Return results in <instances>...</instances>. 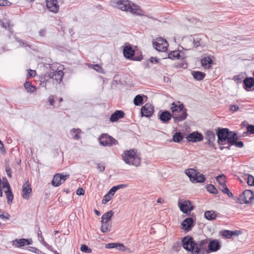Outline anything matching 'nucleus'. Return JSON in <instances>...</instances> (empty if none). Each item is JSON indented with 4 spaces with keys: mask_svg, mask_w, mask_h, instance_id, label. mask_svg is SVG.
Masks as SVG:
<instances>
[{
    "mask_svg": "<svg viewBox=\"0 0 254 254\" xmlns=\"http://www.w3.org/2000/svg\"><path fill=\"white\" fill-rule=\"evenodd\" d=\"M101 230L103 233H107L110 231L111 229V224L109 222L104 221L102 222Z\"/></svg>",
    "mask_w": 254,
    "mask_h": 254,
    "instance_id": "34",
    "label": "nucleus"
},
{
    "mask_svg": "<svg viewBox=\"0 0 254 254\" xmlns=\"http://www.w3.org/2000/svg\"><path fill=\"white\" fill-rule=\"evenodd\" d=\"M105 248L107 249L115 248L117 250L122 251L123 249L124 248V246L123 244L120 243H111L106 244Z\"/></svg>",
    "mask_w": 254,
    "mask_h": 254,
    "instance_id": "31",
    "label": "nucleus"
},
{
    "mask_svg": "<svg viewBox=\"0 0 254 254\" xmlns=\"http://www.w3.org/2000/svg\"><path fill=\"white\" fill-rule=\"evenodd\" d=\"M10 217V215L7 213H4V212H1L0 211V218L1 219H8Z\"/></svg>",
    "mask_w": 254,
    "mask_h": 254,
    "instance_id": "51",
    "label": "nucleus"
},
{
    "mask_svg": "<svg viewBox=\"0 0 254 254\" xmlns=\"http://www.w3.org/2000/svg\"><path fill=\"white\" fill-rule=\"evenodd\" d=\"M47 29L46 28L41 29L39 31V35L41 37H44L46 35Z\"/></svg>",
    "mask_w": 254,
    "mask_h": 254,
    "instance_id": "56",
    "label": "nucleus"
},
{
    "mask_svg": "<svg viewBox=\"0 0 254 254\" xmlns=\"http://www.w3.org/2000/svg\"><path fill=\"white\" fill-rule=\"evenodd\" d=\"M187 111V110L186 108H184L183 110H182L181 111L182 112L181 115H175L173 116V119L175 122H180L185 120L188 116Z\"/></svg>",
    "mask_w": 254,
    "mask_h": 254,
    "instance_id": "24",
    "label": "nucleus"
},
{
    "mask_svg": "<svg viewBox=\"0 0 254 254\" xmlns=\"http://www.w3.org/2000/svg\"><path fill=\"white\" fill-rule=\"evenodd\" d=\"M233 133H236L234 131H230L228 128H218L217 131L218 136L217 142L221 145L230 143L229 138H231Z\"/></svg>",
    "mask_w": 254,
    "mask_h": 254,
    "instance_id": "4",
    "label": "nucleus"
},
{
    "mask_svg": "<svg viewBox=\"0 0 254 254\" xmlns=\"http://www.w3.org/2000/svg\"><path fill=\"white\" fill-rule=\"evenodd\" d=\"M110 200H111L110 198L108 196V195H105L103 199H102V203L103 204H106Z\"/></svg>",
    "mask_w": 254,
    "mask_h": 254,
    "instance_id": "57",
    "label": "nucleus"
},
{
    "mask_svg": "<svg viewBox=\"0 0 254 254\" xmlns=\"http://www.w3.org/2000/svg\"><path fill=\"white\" fill-rule=\"evenodd\" d=\"M116 6L123 11H127L136 15H141L139 7L128 0H115Z\"/></svg>",
    "mask_w": 254,
    "mask_h": 254,
    "instance_id": "2",
    "label": "nucleus"
},
{
    "mask_svg": "<svg viewBox=\"0 0 254 254\" xmlns=\"http://www.w3.org/2000/svg\"><path fill=\"white\" fill-rule=\"evenodd\" d=\"M48 101H49L50 105H54V98L53 96H52V95L50 96L48 98Z\"/></svg>",
    "mask_w": 254,
    "mask_h": 254,
    "instance_id": "63",
    "label": "nucleus"
},
{
    "mask_svg": "<svg viewBox=\"0 0 254 254\" xmlns=\"http://www.w3.org/2000/svg\"><path fill=\"white\" fill-rule=\"evenodd\" d=\"M178 104H179L175 103V102H173L172 104L170 109L173 113V117L175 115H177L176 113L181 112L182 110H183V109H184V106L183 104H180V102H178Z\"/></svg>",
    "mask_w": 254,
    "mask_h": 254,
    "instance_id": "21",
    "label": "nucleus"
},
{
    "mask_svg": "<svg viewBox=\"0 0 254 254\" xmlns=\"http://www.w3.org/2000/svg\"><path fill=\"white\" fill-rule=\"evenodd\" d=\"M183 229L190 230L193 226V219L189 217L185 219L182 223Z\"/></svg>",
    "mask_w": 254,
    "mask_h": 254,
    "instance_id": "25",
    "label": "nucleus"
},
{
    "mask_svg": "<svg viewBox=\"0 0 254 254\" xmlns=\"http://www.w3.org/2000/svg\"><path fill=\"white\" fill-rule=\"evenodd\" d=\"M0 150L2 153L4 154L6 153V151L5 150L4 145L0 139Z\"/></svg>",
    "mask_w": 254,
    "mask_h": 254,
    "instance_id": "58",
    "label": "nucleus"
},
{
    "mask_svg": "<svg viewBox=\"0 0 254 254\" xmlns=\"http://www.w3.org/2000/svg\"><path fill=\"white\" fill-rule=\"evenodd\" d=\"M212 62V60L209 57H205L201 59V63L202 66H206L211 64Z\"/></svg>",
    "mask_w": 254,
    "mask_h": 254,
    "instance_id": "42",
    "label": "nucleus"
},
{
    "mask_svg": "<svg viewBox=\"0 0 254 254\" xmlns=\"http://www.w3.org/2000/svg\"><path fill=\"white\" fill-rule=\"evenodd\" d=\"M222 192L224 193L227 194L228 196L230 197H232L233 196L232 193L230 191V190L227 186L225 188V189H224V190L222 191Z\"/></svg>",
    "mask_w": 254,
    "mask_h": 254,
    "instance_id": "52",
    "label": "nucleus"
},
{
    "mask_svg": "<svg viewBox=\"0 0 254 254\" xmlns=\"http://www.w3.org/2000/svg\"><path fill=\"white\" fill-rule=\"evenodd\" d=\"M36 75V71L34 70L29 69L27 78L34 77Z\"/></svg>",
    "mask_w": 254,
    "mask_h": 254,
    "instance_id": "53",
    "label": "nucleus"
},
{
    "mask_svg": "<svg viewBox=\"0 0 254 254\" xmlns=\"http://www.w3.org/2000/svg\"><path fill=\"white\" fill-rule=\"evenodd\" d=\"M193 41V37L191 35L184 38L183 40V44L184 46V48L186 50H190L193 49L194 45L192 42Z\"/></svg>",
    "mask_w": 254,
    "mask_h": 254,
    "instance_id": "17",
    "label": "nucleus"
},
{
    "mask_svg": "<svg viewBox=\"0 0 254 254\" xmlns=\"http://www.w3.org/2000/svg\"><path fill=\"white\" fill-rule=\"evenodd\" d=\"M232 231L224 230L222 232V235L227 239H230L232 237Z\"/></svg>",
    "mask_w": 254,
    "mask_h": 254,
    "instance_id": "48",
    "label": "nucleus"
},
{
    "mask_svg": "<svg viewBox=\"0 0 254 254\" xmlns=\"http://www.w3.org/2000/svg\"><path fill=\"white\" fill-rule=\"evenodd\" d=\"M217 216V214L215 211L211 210V211H206L204 213V217L209 220H212L216 218Z\"/></svg>",
    "mask_w": 254,
    "mask_h": 254,
    "instance_id": "35",
    "label": "nucleus"
},
{
    "mask_svg": "<svg viewBox=\"0 0 254 254\" xmlns=\"http://www.w3.org/2000/svg\"><path fill=\"white\" fill-rule=\"evenodd\" d=\"M1 26L6 29H7L11 32V30L13 25L11 23V21L7 18H3L0 21Z\"/></svg>",
    "mask_w": 254,
    "mask_h": 254,
    "instance_id": "28",
    "label": "nucleus"
},
{
    "mask_svg": "<svg viewBox=\"0 0 254 254\" xmlns=\"http://www.w3.org/2000/svg\"><path fill=\"white\" fill-rule=\"evenodd\" d=\"M81 130L79 128H73L71 130V134L74 139H78L80 138L79 134L81 133Z\"/></svg>",
    "mask_w": 254,
    "mask_h": 254,
    "instance_id": "38",
    "label": "nucleus"
},
{
    "mask_svg": "<svg viewBox=\"0 0 254 254\" xmlns=\"http://www.w3.org/2000/svg\"><path fill=\"white\" fill-rule=\"evenodd\" d=\"M80 250L86 253H90L92 252L91 249L85 245H82L81 246Z\"/></svg>",
    "mask_w": 254,
    "mask_h": 254,
    "instance_id": "46",
    "label": "nucleus"
},
{
    "mask_svg": "<svg viewBox=\"0 0 254 254\" xmlns=\"http://www.w3.org/2000/svg\"><path fill=\"white\" fill-rule=\"evenodd\" d=\"M178 206L182 212L184 213H187L190 212L193 209V207L190 200H183L179 199L178 201Z\"/></svg>",
    "mask_w": 254,
    "mask_h": 254,
    "instance_id": "8",
    "label": "nucleus"
},
{
    "mask_svg": "<svg viewBox=\"0 0 254 254\" xmlns=\"http://www.w3.org/2000/svg\"><path fill=\"white\" fill-rule=\"evenodd\" d=\"M173 116L167 111H164L159 115V119L163 123H167L171 120Z\"/></svg>",
    "mask_w": 254,
    "mask_h": 254,
    "instance_id": "26",
    "label": "nucleus"
},
{
    "mask_svg": "<svg viewBox=\"0 0 254 254\" xmlns=\"http://www.w3.org/2000/svg\"><path fill=\"white\" fill-rule=\"evenodd\" d=\"M216 180L217 182L219 183V184H225L226 177L223 174L221 175H220L216 177Z\"/></svg>",
    "mask_w": 254,
    "mask_h": 254,
    "instance_id": "44",
    "label": "nucleus"
},
{
    "mask_svg": "<svg viewBox=\"0 0 254 254\" xmlns=\"http://www.w3.org/2000/svg\"><path fill=\"white\" fill-rule=\"evenodd\" d=\"M247 131L252 134H254V125H249L247 127Z\"/></svg>",
    "mask_w": 254,
    "mask_h": 254,
    "instance_id": "54",
    "label": "nucleus"
},
{
    "mask_svg": "<svg viewBox=\"0 0 254 254\" xmlns=\"http://www.w3.org/2000/svg\"><path fill=\"white\" fill-rule=\"evenodd\" d=\"M239 139L237 133H233L232 138H229L230 145H234L238 148H242L244 146V143L242 141H237Z\"/></svg>",
    "mask_w": 254,
    "mask_h": 254,
    "instance_id": "20",
    "label": "nucleus"
},
{
    "mask_svg": "<svg viewBox=\"0 0 254 254\" xmlns=\"http://www.w3.org/2000/svg\"><path fill=\"white\" fill-rule=\"evenodd\" d=\"M5 181H3L1 184L3 188H6L7 189L5 191V193L6 195L7 202L9 204L11 203L13 200V195L10 189V186L6 178H5Z\"/></svg>",
    "mask_w": 254,
    "mask_h": 254,
    "instance_id": "10",
    "label": "nucleus"
},
{
    "mask_svg": "<svg viewBox=\"0 0 254 254\" xmlns=\"http://www.w3.org/2000/svg\"><path fill=\"white\" fill-rule=\"evenodd\" d=\"M11 3L7 0H0V6H9Z\"/></svg>",
    "mask_w": 254,
    "mask_h": 254,
    "instance_id": "50",
    "label": "nucleus"
},
{
    "mask_svg": "<svg viewBox=\"0 0 254 254\" xmlns=\"http://www.w3.org/2000/svg\"><path fill=\"white\" fill-rule=\"evenodd\" d=\"M12 246L16 248H21L25 245L31 244V239H15L12 241Z\"/></svg>",
    "mask_w": 254,
    "mask_h": 254,
    "instance_id": "16",
    "label": "nucleus"
},
{
    "mask_svg": "<svg viewBox=\"0 0 254 254\" xmlns=\"http://www.w3.org/2000/svg\"><path fill=\"white\" fill-rule=\"evenodd\" d=\"M32 192L30 184L28 180L25 182V183L22 186V194L23 198L28 199L30 197V194Z\"/></svg>",
    "mask_w": 254,
    "mask_h": 254,
    "instance_id": "13",
    "label": "nucleus"
},
{
    "mask_svg": "<svg viewBox=\"0 0 254 254\" xmlns=\"http://www.w3.org/2000/svg\"><path fill=\"white\" fill-rule=\"evenodd\" d=\"M203 136L202 134L198 131H194L190 133L187 137V139L189 142H196L203 140Z\"/></svg>",
    "mask_w": 254,
    "mask_h": 254,
    "instance_id": "12",
    "label": "nucleus"
},
{
    "mask_svg": "<svg viewBox=\"0 0 254 254\" xmlns=\"http://www.w3.org/2000/svg\"><path fill=\"white\" fill-rule=\"evenodd\" d=\"M100 145L103 146H111L118 144V141L108 134L103 133L99 138Z\"/></svg>",
    "mask_w": 254,
    "mask_h": 254,
    "instance_id": "6",
    "label": "nucleus"
},
{
    "mask_svg": "<svg viewBox=\"0 0 254 254\" xmlns=\"http://www.w3.org/2000/svg\"><path fill=\"white\" fill-rule=\"evenodd\" d=\"M125 116L124 112L122 110H117L110 117V120L111 122H115L119 119L124 118Z\"/></svg>",
    "mask_w": 254,
    "mask_h": 254,
    "instance_id": "19",
    "label": "nucleus"
},
{
    "mask_svg": "<svg viewBox=\"0 0 254 254\" xmlns=\"http://www.w3.org/2000/svg\"><path fill=\"white\" fill-rule=\"evenodd\" d=\"M168 56L169 59L172 60L184 59V56L183 54L181 55V52L179 51H172L168 54Z\"/></svg>",
    "mask_w": 254,
    "mask_h": 254,
    "instance_id": "27",
    "label": "nucleus"
},
{
    "mask_svg": "<svg viewBox=\"0 0 254 254\" xmlns=\"http://www.w3.org/2000/svg\"><path fill=\"white\" fill-rule=\"evenodd\" d=\"M46 6L51 12L57 13L59 10V5L57 0H46Z\"/></svg>",
    "mask_w": 254,
    "mask_h": 254,
    "instance_id": "15",
    "label": "nucleus"
},
{
    "mask_svg": "<svg viewBox=\"0 0 254 254\" xmlns=\"http://www.w3.org/2000/svg\"><path fill=\"white\" fill-rule=\"evenodd\" d=\"M254 199V192L251 190H245L240 194L237 199V202L240 204L249 203Z\"/></svg>",
    "mask_w": 254,
    "mask_h": 254,
    "instance_id": "5",
    "label": "nucleus"
},
{
    "mask_svg": "<svg viewBox=\"0 0 254 254\" xmlns=\"http://www.w3.org/2000/svg\"><path fill=\"white\" fill-rule=\"evenodd\" d=\"M128 186L127 184H120L118 185L117 186H115L116 188H117V190H119L120 189L125 188Z\"/></svg>",
    "mask_w": 254,
    "mask_h": 254,
    "instance_id": "61",
    "label": "nucleus"
},
{
    "mask_svg": "<svg viewBox=\"0 0 254 254\" xmlns=\"http://www.w3.org/2000/svg\"><path fill=\"white\" fill-rule=\"evenodd\" d=\"M135 105L140 106L143 104V97L141 95H136L133 100Z\"/></svg>",
    "mask_w": 254,
    "mask_h": 254,
    "instance_id": "40",
    "label": "nucleus"
},
{
    "mask_svg": "<svg viewBox=\"0 0 254 254\" xmlns=\"http://www.w3.org/2000/svg\"><path fill=\"white\" fill-rule=\"evenodd\" d=\"M205 138L207 140L208 144L210 147L213 146V143L215 140V135L212 130H207L205 132Z\"/></svg>",
    "mask_w": 254,
    "mask_h": 254,
    "instance_id": "18",
    "label": "nucleus"
},
{
    "mask_svg": "<svg viewBox=\"0 0 254 254\" xmlns=\"http://www.w3.org/2000/svg\"><path fill=\"white\" fill-rule=\"evenodd\" d=\"M193 37L194 41H192L194 45V48H197L198 47H203L204 46L201 39L198 36H194Z\"/></svg>",
    "mask_w": 254,
    "mask_h": 254,
    "instance_id": "33",
    "label": "nucleus"
},
{
    "mask_svg": "<svg viewBox=\"0 0 254 254\" xmlns=\"http://www.w3.org/2000/svg\"><path fill=\"white\" fill-rule=\"evenodd\" d=\"M183 248L186 250L191 252L192 254H204L206 250L207 241L201 240L198 243L193 241L192 237H185L182 239Z\"/></svg>",
    "mask_w": 254,
    "mask_h": 254,
    "instance_id": "1",
    "label": "nucleus"
},
{
    "mask_svg": "<svg viewBox=\"0 0 254 254\" xmlns=\"http://www.w3.org/2000/svg\"><path fill=\"white\" fill-rule=\"evenodd\" d=\"M24 87L28 92L32 93L36 90V87L29 82H26L24 84Z\"/></svg>",
    "mask_w": 254,
    "mask_h": 254,
    "instance_id": "37",
    "label": "nucleus"
},
{
    "mask_svg": "<svg viewBox=\"0 0 254 254\" xmlns=\"http://www.w3.org/2000/svg\"><path fill=\"white\" fill-rule=\"evenodd\" d=\"M199 174V173H197L195 177L194 178L195 180L193 183H202L204 182L205 179L204 176L203 174Z\"/></svg>",
    "mask_w": 254,
    "mask_h": 254,
    "instance_id": "41",
    "label": "nucleus"
},
{
    "mask_svg": "<svg viewBox=\"0 0 254 254\" xmlns=\"http://www.w3.org/2000/svg\"><path fill=\"white\" fill-rule=\"evenodd\" d=\"M197 172L194 169L190 168L185 170V174L189 177L191 182H193L195 180L194 178L197 175Z\"/></svg>",
    "mask_w": 254,
    "mask_h": 254,
    "instance_id": "30",
    "label": "nucleus"
},
{
    "mask_svg": "<svg viewBox=\"0 0 254 254\" xmlns=\"http://www.w3.org/2000/svg\"><path fill=\"white\" fill-rule=\"evenodd\" d=\"M134 51L130 46H127L124 48V55L127 59L130 60L134 56Z\"/></svg>",
    "mask_w": 254,
    "mask_h": 254,
    "instance_id": "22",
    "label": "nucleus"
},
{
    "mask_svg": "<svg viewBox=\"0 0 254 254\" xmlns=\"http://www.w3.org/2000/svg\"><path fill=\"white\" fill-rule=\"evenodd\" d=\"M97 168L100 172H103L105 170L104 166H103V165H100L99 164L98 165Z\"/></svg>",
    "mask_w": 254,
    "mask_h": 254,
    "instance_id": "64",
    "label": "nucleus"
},
{
    "mask_svg": "<svg viewBox=\"0 0 254 254\" xmlns=\"http://www.w3.org/2000/svg\"><path fill=\"white\" fill-rule=\"evenodd\" d=\"M114 214V212L112 210L109 211L105 213H104L102 217V222H104V221L109 222V220L111 218V217L113 216Z\"/></svg>",
    "mask_w": 254,
    "mask_h": 254,
    "instance_id": "36",
    "label": "nucleus"
},
{
    "mask_svg": "<svg viewBox=\"0 0 254 254\" xmlns=\"http://www.w3.org/2000/svg\"><path fill=\"white\" fill-rule=\"evenodd\" d=\"M89 66L93 68L96 71H97L100 73H102L103 72V68L101 66H100L99 64H89Z\"/></svg>",
    "mask_w": 254,
    "mask_h": 254,
    "instance_id": "45",
    "label": "nucleus"
},
{
    "mask_svg": "<svg viewBox=\"0 0 254 254\" xmlns=\"http://www.w3.org/2000/svg\"><path fill=\"white\" fill-rule=\"evenodd\" d=\"M153 46L158 51L165 52L167 49L168 44L166 40L159 37L153 42Z\"/></svg>",
    "mask_w": 254,
    "mask_h": 254,
    "instance_id": "7",
    "label": "nucleus"
},
{
    "mask_svg": "<svg viewBox=\"0 0 254 254\" xmlns=\"http://www.w3.org/2000/svg\"><path fill=\"white\" fill-rule=\"evenodd\" d=\"M247 183L250 186H254V177L252 175H248Z\"/></svg>",
    "mask_w": 254,
    "mask_h": 254,
    "instance_id": "47",
    "label": "nucleus"
},
{
    "mask_svg": "<svg viewBox=\"0 0 254 254\" xmlns=\"http://www.w3.org/2000/svg\"><path fill=\"white\" fill-rule=\"evenodd\" d=\"M183 138V136L180 132H176L173 136V140L175 142H180Z\"/></svg>",
    "mask_w": 254,
    "mask_h": 254,
    "instance_id": "39",
    "label": "nucleus"
},
{
    "mask_svg": "<svg viewBox=\"0 0 254 254\" xmlns=\"http://www.w3.org/2000/svg\"><path fill=\"white\" fill-rule=\"evenodd\" d=\"M208 247L209 251L216 252L220 249V246L219 241L215 239L209 242Z\"/></svg>",
    "mask_w": 254,
    "mask_h": 254,
    "instance_id": "23",
    "label": "nucleus"
},
{
    "mask_svg": "<svg viewBox=\"0 0 254 254\" xmlns=\"http://www.w3.org/2000/svg\"><path fill=\"white\" fill-rule=\"evenodd\" d=\"M245 89L249 91V89L254 85V78L253 77H247L244 80Z\"/></svg>",
    "mask_w": 254,
    "mask_h": 254,
    "instance_id": "29",
    "label": "nucleus"
},
{
    "mask_svg": "<svg viewBox=\"0 0 254 254\" xmlns=\"http://www.w3.org/2000/svg\"><path fill=\"white\" fill-rule=\"evenodd\" d=\"M41 238L42 239V243L49 250H50L51 248H52V247L51 246H50L49 245H48L47 243H46L44 241V239H43V238L42 237V236H41Z\"/></svg>",
    "mask_w": 254,
    "mask_h": 254,
    "instance_id": "60",
    "label": "nucleus"
},
{
    "mask_svg": "<svg viewBox=\"0 0 254 254\" xmlns=\"http://www.w3.org/2000/svg\"><path fill=\"white\" fill-rule=\"evenodd\" d=\"M69 174L64 175L62 173L56 174L53 177L52 184L54 187H58L62 183H64L65 181L69 178Z\"/></svg>",
    "mask_w": 254,
    "mask_h": 254,
    "instance_id": "9",
    "label": "nucleus"
},
{
    "mask_svg": "<svg viewBox=\"0 0 254 254\" xmlns=\"http://www.w3.org/2000/svg\"><path fill=\"white\" fill-rule=\"evenodd\" d=\"M142 59V56L141 54H139V55H136L135 53L134 56L131 58L130 60L136 61H140Z\"/></svg>",
    "mask_w": 254,
    "mask_h": 254,
    "instance_id": "49",
    "label": "nucleus"
},
{
    "mask_svg": "<svg viewBox=\"0 0 254 254\" xmlns=\"http://www.w3.org/2000/svg\"><path fill=\"white\" fill-rule=\"evenodd\" d=\"M191 74L193 78L197 80H202L205 77V73L201 71H193L191 72Z\"/></svg>",
    "mask_w": 254,
    "mask_h": 254,
    "instance_id": "32",
    "label": "nucleus"
},
{
    "mask_svg": "<svg viewBox=\"0 0 254 254\" xmlns=\"http://www.w3.org/2000/svg\"><path fill=\"white\" fill-rule=\"evenodd\" d=\"M207 190L209 192L213 194H217L218 193L217 190L215 188V187L211 184L208 185L206 187Z\"/></svg>",
    "mask_w": 254,
    "mask_h": 254,
    "instance_id": "43",
    "label": "nucleus"
},
{
    "mask_svg": "<svg viewBox=\"0 0 254 254\" xmlns=\"http://www.w3.org/2000/svg\"><path fill=\"white\" fill-rule=\"evenodd\" d=\"M230 110L232 112H236L238 111L239 109V107L238 105H231L230 106Z\"/></svg>",
    "mask_w": 254,
    "mask_h": 254,
    "instance_id": "55",
    "label": "nucleus"
},
{
    "mask_svg": "<svg viewBox=\"0 0 254 254\" xmlns=\"http://www.w3.org/2000/svg\"><path fill=\"white\" fill-rule=\"evenodd\" d=\"M154 113V107L150 104L147 103L141 109L142 116L150 117Z\"/></svg>",
    "mask_w": 254,
    "mask_h": 254,
    "instance_id": "11",
    "label": "nucleus"
},
{
    "mask_svg": "<svg viewBox=\"0 0 254 254\" xmlns=\"http://www.w3.org/2000/svg\"><path fill=\"white\" fill-rule=\"evenodd\" d=\"M64 73L62 70H56L49 74V77L55 80L58 83H60L62 81Z\"/></svg>",
    "mask_w": 254,
    "mask_h": 254,
    "instance_id": "14",
    "label": "nucleus"
},
{
    "mask_svg": "<svg viewBox=\"0 0 254 254\" xmlns=\"http://www.w3.org/2000/svg\"><path fill=\"white\" fill-rule=\"evenodd\" d=\"M29 250L33 253H37V254H39V250L38 249H36V248L32 247H29Z\"/></svg>",
    "mask_w": 254,
    "mask_h": 254,
    "instance_id": "62",
    "label": "nucleus"
},
{
    "mask_svg": "<svg viewBox=\"0 0 254 254\" xmlns=\"http://www.w3.org/2000/svg\"><path fill=\"white\" fill-rule=\"evenodd\" d=\"M84 192V190L81 188H78L76 191V194L78 195H83Z\"/></svg>",
    "mask_w": 254,
    "mask_h": 254,
    "instance_id": "59",
    "label": "nucleus"
},
{
    "mask_svg": "<svg viewBox=\"0 0 254 254\" xmlns=\"http://www.w3.org/2000/svg\"><path fill=\"white\" fill-rule=\"evenodd\" d=\"M122 158L124 162L129 165L137 167L140 165L141 159L137 154L135 149L126 150L122 155Z\"/></svg>",
    "mask_w": 254,
    "mask_h": 254,
    "instance_id": "3",
    "label": "nucleus"
}]
</instances>
